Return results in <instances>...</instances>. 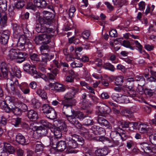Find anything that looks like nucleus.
<instances>
[{"label":"nucleus","mask_w":156,"mask_h":156,"mask_svg":"<svg viewBox=\"0 0 156 156\" xmlns=\"http://www.w3.org/2000/svg\"><path fill=\"white\" fill-rule=\"evenodd\" d=\"M43 17H39L38 21L39 23L36 25L35 29L38 33L47 32L51 33L53 32V29L49 27L53 23L54 18V15L52 12L44 11L43 12Z\"/></svg>","instance_id":"obj_1"},{"label":"nucleus","mask_w":156,"mask_h":156,"mask_svg":"<svg viewBox=\"0 0 156 156\" xmlns=\"http://www.w3.org/2000/svg\"><path fill=\"white\" fill-rule=\"evenodd\" d=\"M72 137L66 139L67 149L66 150L67 153H76L78 150L75 148L78 147L79 146H83L85 143V140L80 135L76 134H71Z\"/></svg>","instance_id":"obj_2"},{"label":"nucleus","mask_w":156,"mask_h":156,"mask_svg":"<svg viewBox=\"0 0 156 156\" xmlns=\"http://www.w3.org/2000/svg\"><path fill=\"white\" fill-rule=\"evenodd\" d=\"M0 79L3 78L6 79L8 77L9 72L11 76V78L16 76V77L20 78L21 76V71L18 69L17 67H11L9 68L4 62H2L0 67Z\"/></svg>","instance_id":"obj_3"},{"label":"nucleus","mask_w":156,"mask_h":156,"mask_svg":"<svg viewBox=\"0 0 156 156\" xmlns=\"http://www.w3.org/2000/svg\"><path fill=\"white\" fill-rule=\"evenodd\" d=\"M16 49V48H12L9 52V56L11 60L16 59L17 63H21L25 61L28 56V54L23 51Z\"/></svg>","instance_id":"obj_4"},{"label":"nucleus","mask_w":156,"mask_h":156,"mask_svg":"<svg viewBox=\"0 0 156 156\" xmlns=\"http://www.w3.org/2000/svg\"><path fill=\"white\" fill-rule=\"evenodd\" d=\"M73 102L68 103L66 100H65V102H62L63 105L59 110L60 111H62L61 114L62 117L69 122L73 118V111H75L72 109L73 106L75 104Z\"/></svg>","instance_id":"obj_5"},{"label":"nucleus","mask_w":156,"mask_h":156,"mask_svg":"<svg viewBox=\"0 0 156 156\" xmlns=\"http://www.w3.org/2000/svg\"><path fill=\"white\" fill-rule=\"evenodd\" d=\"M16 99L14 97L8 96L5 100H0V107L8 113L12 112L14 105H16Z\"/></svg>","instance_id":"obj_6"},{"label":"nucleus","mask_w":156,"mask_h":156,"mask_svg":"<svg viewBox=\"0 0 156 156\" xmlns=\"http://www.w3.org/2000/svg\"><path fill=\"white\" fill-rule=\"evenodd\" d=\"M73 118L71 119L69 122L77 129H81L82 125L77 119L80 121H83L85 116L84 115L83 113L80 112L73 111Z\"/></svg>","instance_id":"obj_7"},{"label":"nucleus","mask_w":156,"mask_h":156,"mask_svg":"<svg viewBox=\"0 0 156 156\" xmlns=\"http://www.w3.org/2000/svg\"><path fill=\"white\" fill-rule=\"evenodd\" d=\"M43 113L48 118L54 120L57 118V115L54 108L48 104H45L42 106Z\"/></svg>","instance_id":"obj_8"},{"label":"nucleus","mask_w":156,"mask_h":156,"mask_svg":"<svg viewBox=\"0 0 156 156\" xmlns=\"http://www.w3.org/2000/svg\"><path fill=\"white\" fill-rule=\"evenodd\" d=\"M69 92L65 95V99L62 101V102H65V100H67V103H71L73 102V104H75L76 101L73 98L76 94L79 91V89L77 87H70Z\"/></svg>","instance_id":"obj_9"},{"label":"nucleus","mask_w":156,"mask_h":156,"mask_svg":"<svg viewBox=\"0 0 156 156\" xmlns=\"http://www.w3.org/2000/svg\"><path fill=\"white\" fill-rule=\"evenodd\" d=\"M45 33L35 37L34 41L36 44L39 45L43 43H48L51 42V39L52 35L46 34V33Z\"/></svg>","instance_id":"obj_10"},{"label":"nucleus","mask_w":156,"mask_h":156,"mask_svg":"<svg viewBox=\"0 0 156 156\" xmlns=\"http://www.w3.org/2000/svg\"><path fill=\"white\" fill-rule=\"evenodd\" d=\"M16 76H14L10 79L12 82L10 83V89L12 93L17 96L18 97L20 98L21 97V92L17 89L19 82L18 80L16 78Z\"/></svg>","instance_id":"obj_11"},{"label":"nucleus","mask_w":156,"mask_h":156,"mask_svg":"<svg viewBox=\"0 0 156 156\" xmlns=\"http://www.w3.org/2000/svg\"><path fill=\"white\" fill-rule=\"evenodd\" d=\"M90 130L91 133L95 135H103L106 134L105 128L98 126L94 125L91 126Z\"/></svg>","instance_id":"obj_12"},{"label":"nucleus","mask_w":156,"mask_h":156,"mask_svg":"<svg viewBox=\"0 0 156 156\" xmlns=\"http://www.w3.org/2000/svg\"><path fill=\"white\" fill-rule=\"evenodd\" d=\"M24 38L20 37L18 38L19 39L18 42L17 44V48L16 49H18L20 50H25V45L26 44H28L29 43H30L29 40L26 39V37Z\"/></svg>","instance_id":"obj_13"},{"label":"nucleus","mask_w":156,"mask_h":156,"mask_svg":"<svg viewBox=\"0 0 156 156\" xmlns=\"http://www.w3.org/2000/svg\"><path fill=\"white\" fill-rule=\"evenodd\" d=\"M12 30L13 31V36L16 39L21 36L22 32V26L16 23H12Z\"/></svg>","instance_id":"obj_14"},{"label":"nucleus","mask_w":156,"mask_h":156,"mask_svg":"<svg viewBox=\"0 0 156 156\" xmlns=\"http://www.w3.org/2000/svg\"><path fill=\"white\" fill-rule=\"evenodd\" d=\"M95 140L97 141L102 142L103 144H108L107 147H112L110 146L112 145V143L111 141L113 142V140L109 138L106 137L104 136H100L94 137Z\"/></svg>","instance_id":"obj_15"},{"label":"nucleus","mask_w":156,"mask_h":156,"mask_svg":"<svg viewBox=\"0 0 156 156\" xmlns=\"http://www.w3.org/2000/svg\"><path fill=\"white\" fill-rule=\"evenodd\" d=\"M80 106L81 108L84 110V112L86 115H89L91 114L92 112L90 108L91 104L88 101H83L79 103Z\"/></svg>","instance_id":"obj_16"},{"label":"nucleus","mask_w":156,"mask_h":156,"mask_svg":"<svg viewBox=\"0 0 156 156\" xmlns=\"http://www.w3.org/2000/svg\"><path fill=\"white\" fill-rule=\"evenodd\" d=\"M96 120L98 123L101 126L104 127L106 129H109L112 128V126L110 123L104 118L98 117L96 119Z\"/></svg>","instance_id":"obj_17"},{"label":"nucleus","mask_w":156,"mask_h":156,"mask_svg":"<svg viewBox=\"0 0 156 156\" xmlns=\"http://www.w3.org/2000/svg\"><path fill=\"white\" fill-rule=\"evenodd\" d=\"M95 155L98 156H105L110 153L107 147L105 146L103 148H98L94 152Z\"/></svg>","instance_id":"obj_18"},{"label":"nucleus","mask_w":156,"mask_h":156,"mask_svg":"<svg viewBox=\"0 0 156 156\" xmlns=\"http://www.w3.org/2000/svg\"><path fill=\"white\" fill-rule=\"evenodd\" d=\"M155 6L154 5L150 4H147L144 12H143V16H153L154 15L153 11L155 8Z\"/></svg>","instance_id":"obj_19"},{"label":"nucleus","mask_w":156,"mask_h":156,"mask_svg":"<svg viewBox=\"0 0 156 156\" xmlns=\"http://www.w3.org/2000/svg\"><path fill=\"white\" fill-rule=\"evenodd\" d=\"M10 36V32L7 30H5L3 33L0 36V42L3 45L6 44L9 39Z\"/></svg>","instance_id":"obj_20"},{"label":"nucleus","mask_w":156,"mask_h":156,"mask_svg":"<svg viewBox=\"0 0 156 156\" xmlns=\"http://www.w3.org/2000/svg\"><path fill=\"white\" fill-rule=\"evenodd\" d=\"M140 144L141 149L145 153L149 154L152 152L151 144L145 142L141 143Z\"/></svg>","instance_id":"obj_21"},{"label":"nucleus","mask_w":156,"mask_h":156,"mask_svg":"<svg viewBox=\"0 0 156 156\" xmlns=\"http://www.w3.org/2000/svg\"><path fill=\"white\" fill-rule=\"evenodd\" d=\"M43 55L42 57L41 60L40 64L44 66H46L48 61H49L54 57V55H49L48 53H45L42 54Z\"/></svg>","instance_id":"obj_22"},{"label":"nucleus","mask_w":156,"mask_h":156,"mask_svg":"<svg viewBox=\"0 0 156 156\" xmlns=\"http://www.w3.org/2000/svg\"><path fill=\"white\" fill-rule=\"evenodd\" d=\"M30 69H28L29 71H28L27 73L30 74L32 76H33L36 79L40 78V75L41 73L37 72L36 70L35 66L33 65L30 67Z\"/></svg>","instance_id":"obj_23"},{"label":"nucleus","mask_w":156,"mask_h":156,"mask_svg":"<svg viewBox=\"0 0 156 156\" xmlns=\"http://www.w3.org/2000/svg\"><path fill=\"white\" fill-rule=\"evenodd\" d=\"M138 129L140 133H145L149 132V128L147 125L143 123L138 122Z\"/></svg>","instance_id":"obj_24"},{"label":"nucleus","mask_w":156,"mask_h":156,"mask_svg":"<svg viewBox=\"0 0 156 156\" xmlns=\"http://www.w3.org/2000/svg\"><path fill=\"white\" fill-rule=\"evenodd\" d=\"M7 14L5 12L0 11V25L4 27L7 26Z\"/></svg>","instance_id":"obj_25"},{"label":"nucleus","mask_w":156,"mask_h":156,"mask_svg":"<svg viewBox=\"0 0 156 156\" xmlns=\"http://www.w3.org/2000/svg\"><path fill=\"white\" fill-rule=\"evenodd\" d=\"M97 115H99L103 116L105 114L108 113L110 112L109 107L106 106L105 107L99 106L98 111H97Z\"/></svg>","instance_id":"obj_26"},{"label":"nucleus","mask_w":156,"mask_h":156,"mask_svg":"<svg viewBox=\"0 0 156 156\" xmlns=\"http://www.w3.org/2000/svg\"><path fill=\"white\" fill-rule=\"evenodd\" d=\"M16 141L19 144L24 145L26 144L25 137L21 133H18L16 136Z\"/></svg>","instance_id":"obj_27"},{"label":"nucleus","mask_w":156,"mask_h":156,"mask_svg":"<svg viewBox=\"0 0 156 156\" xmlns=\"http://www.w3.org/2000/svg\"><path fill=\"white\" fill-rule=\"evenodd\" d=\"M27 116L31 121H35L38 118L37 112L33 110L28 111Z\"/></svg>","instance_id":"obj_28"},{"label":"nucleus","mask_w":156,"mask_h":156,"mask_svg":"<svg viewBox=\"0 0 156 156\" xmlns=\"http://www.w3.org/2000/svg\"><path fill=\"white\" fill-rule=\"evenodd\" d=\"M40 76V78H42L46 81L53 80H54L56 76L54 75L52 73H48L47 75L41 73Z\"/></svg>","instance_id":"obj_29"},{"label":"nucleus","mask_w":156,"mask_h":156,"mask_svg":"<svg viewBox=\"0 0 156 156\" xmlns=\"http://www.w3.org/2000/svg\"><path fill=\"white\" fill-rule=\"evenodd\" d=\"M59 138L53 136H50L49 137L50 144L52 147L54 149L56 148L59 141Z\"/></svg>","instance_id":"obj_30"},{"label":"nucleus","mask_w":156,"mask_h":156,"mask_svg":"<svg viewBox=\"0 0 156 156\" xmlns=\"http://www.w3.org/2000/svg\"><path fill=\"white\" fill-rule=\"evenodd\" d=\"M37 129H38L39 130V132H40L42 136H48V132L50 131H52L51 128H45L42 126H37Z\"/></svg>","instance_id":"obj_31"},{"label":"nucleus","mask_w":156,"mask_h":156,"mask_svg":"<svg viewBox=\"0 0 156 156\" xmlns=\"http://www.w3.org/2000/svg\"><path fill=\"white\" fill-rule=\"evenodd\" d=\"M3 144L4 147L2 148V149L8 152L10 154H12L14 152L15 149L10 144L6 142H4Z\"/></svg>","instance_id":"obj_32"},{"label":"nucleus","mask_w":156,"mask_h":156,"mask_svg":"<svg viewBox=\"0 0 156 156\" xmlns=\"http://www.w3.org/2000/svg\"><path fill=\"white\" fill-rule=\"evenodd\" d=\"M56 148L61 151H62L65 150H66L67 149V145L66 144V140L65 141L60 140Z\"/></svg>","instance_id":"obj_33"},{"label":"nucleus","mask_w":156,"mask_h":156,"mask_svg":"<svg viewBox=\"0 0 156 156\" xmlns=\"http://www.w3.org/2000/svg\"><path fill=\"white\" fill-rule=\"evenodd\" d=\"M33 2L38 8H45L47 4L46 1L44 0H34Z\"/></svg>","instance_id":"obj_34"},{"label":"nucleus","mask_w":156,"mask_h":156,"mask_svg":"<svg viewBox=\"0 0 156 156\" xmlns=\"http://www.w3.org/2000/svg\"><path fill=\"white\" fill-rule=\"evenodd\" d=\"M129 121H127L122 120L118 121L117 123L118 127H117L118 130H122V129H126L128 127Z\"/></svg>","instance_id":"obj_35"},{"label":"nucleus","mask_w":156,"mask_h":156,"mask_svg":"<svg viewBox=\"0 0 156 156\" xmlns=\"http://www.w3.org/2000/svg\"><path fill=\"white\" fill-rule=\"evenodd\" d=\"M156 91V88H146L144 90L145 94L148 96L151 97L154 94H155Z\"/></svg>","instance_id":"obj_36"},{"label":"nucleus","mask_w":156,"mask_h":156,"mask_svg":"<svg viewBox=\"0 0 156 156\" xmlns=\"http://www.w3.org/2000/svg\"><path fill=\"white\" fill-rule=\"evenodd\" d=\"M94 121L90 116H85L83 121L84 125L89 126L93 125Z\"/></svg>","instance_id":"obj_37"},{"label":"nucleus","mask_w":156,"mask_h":156,"mask_svg":"<svg viewBox=\"0 0 156 156\" xmlns=\"http://www.w3.org/2000/svg\"><path fill=\"white\" fill-rule=\"evenodd\" d=\"M35 145L36 146L35 149L36 152H39L43 151L44 148L45 147L42 143L38 140L36 141Z\"/></svg>","instance_id":"obj_38"},{"label":"nucleus","mask_w":156,"mask_h":156,"mask_svg":"<svg viewBox=\"0 0 156 156\" xmlns=\"http://www.w3.org/2000/svg\"><path fill=\"white\" fill-rule=\"evenodd\" d=\"M34 0H29V1H25L26 4H27L26 9H27L32 10L35 11L36 9L37 6L34 2H33Z\"/></svg>","instance_id":"obj_39"},{"label":"nucleus","mask_w":156,"mask_h":156,"mask_svg":"<svg viewBox=\"0 0 156 156\" xmlns=\"http://www.w3.org/2000/svg\"><path fill=\"white\" fill-rule=\"evenodd\" d=\"M109 104L110 105L109 107V109L110 110L111 109L113 112L115 114H118L119 113L117 104L111 102H109Z\"/></svg>","instance_id":"obj_40"},{"label":"nucleus","mask_w":156,"mask_h":156,"mask_svg":"<svg viewBox=\"0 0 156 156\" xmlns=\"http://www.w3.org/2000/svg\"><path fill=\"white\" fill-rule=\"evenodd\" d=\"M36 93L42 99L45 100L47 99V93L44 90L39 88L36 91Z\"/></svg>","instance_id":"obj_41"},{"label":"nucleus","mask_w":156,"mask_h":156,"mask_svg":"<svg viewBox=\"0 0 156 156\" xmlns=\"http://www.w3.org/2000/svg\"><path fill=\"white\" fill-rule=\"evenodd\" d=\"M138 122H129L127 128L130 131H133L134 130H136L138 128Z\"/></svg>","instance_id":"obj_42"},{"label":"nucleus","mask_w":156,"mask_h":156,"mask_svg":"<svg viewBox=\"0 0 156 156\" xmlns=\"http://www.w3.org/2000/svg\"><path fill=\"white\" fill-rule=\"evenodd\" d=\"M126 96L130 97H135L136 95V92L134 89L133 88L130 89H127L124 90Z\"/></svg>","instance_id":"obj_43"},{"label":"nucleus","mask_w":156,"mask_h":156,"mask_svg":"<svg viewBox=\"0 0 156 156\" xmlns=\"http://www.w3.org/2000/svg\"><path fill=\"white\" fill-rule=\"evenodd\" d=\"M53 87L55 90L58 92H63L65 90L63 85L58 83H54L53 84Z\"/></svg>","instance_id":"obj_44"},{"label":"nucleus","mask_w":156,"mask_h":156,"mask_svg":"<svg viewBox=\"0 0 156 156\" xmlns=\"http://www.w3.org/2000/svg\"><path fill=\"white\" fill-rule=\"evenodd\" d=\"M103 67L104 69L112 72H114L116 69L114 66L109 62L104 63L103 66Z\"/></svg>","instance_id":"obj_45"},{"label":"nucleus","mask_w":156,"mask_h":156,"mask_svg":"<svg viewBox=\"0 0 156 156\" xmlns=\"http://www.w3.org/2000/svg\"><path fill=\"white\" fill-rule=\"evenodd\" d=\"M27 25L25 24L22 25V31L25 34V37H29L30 34H31V32L29 31L27 28Z\"/></svg>","instance_id":"obj_46"},{"label":"nucleus","mask_w":156,"mask_h":156,"mask_svg":"<svg viewBox=\"0 0 156 156\" xmlns=\"http://www.w3.org/2000/svg\"><path fill=\"white\" fill-rule=\"evenodd\" d=\"M29 0H19L15 4V6L17 9H22L26 4L25 1H29Z\"/></svg>","instance_id":"obj_47"},{"label":"nucleus","mask_w":156,"mask_h":156,"mask_svg":"<svg viewBox=\"0 0 156 156\" xmlns=\"http://www.w3.org/2000/svg\"><path fill=\"white\" fill-rule=\"evenodd\" d=\"M7 0H0V9L2 10V12H5L7 9Z\"/></svg>","instance_id":"obj_48"},{"label":"nucleus","mask_w":156,"mask_h":156,"mask_svg":"<svg viewBox=\"0 0 156 156\" xmlns=\"http://www.w3.org/2000/svg\"><path fill=\"white\" fill-rule=\"evenodd\" d=\"M7 119L4 116H2L0 119V128L4 129L7 124Z\"/></svg>","instance_id":"obj_49"},{"label":"nucleus","mask_w":156,"mask_h":156,"mask_svg":"<svg viewBox=\"0 0 156 156\" xmlns=\"http://www.w3.org/2000/svg\"><path fill=\"white\" fill-rule=\"evenodd\" d=\"M29 128V129L28 130V134L31 137L32 136L33 137L34 135V133H35V132L36 129H38L37 126H34V124H33V125H30Z\"/></svg>","instance_id":"obj_50"},{"label":"nucleus","mask_w":156,"mask_h":156,"mask_svg":"<svg viewBox=\"0 0 156 156\" xmlns=\"http://www.w3.org/2000/svg\"><path fill=\"white\" fill-rule=\"evenodd\" d=\"M13 108L12 112L15 115H20L22 114L23 112L21 109L20 106L17 107L14 105L13 108Z\"/></svg>","instance_id":"obj_51"},{"label":"nucleus","mask_w":156,"mask_h":156,"mask_svg":"<svg viewBox=\"0 0 156 156\" xmlns=\"http://www.w3.org/2000/svg\"><path fill=\"white\" fill-rule=\"evenodd\" d=\"M42 44H43L40 47V49L42 54L44 53L43 52L44 50H48L50 48H52L53 47L52 46L49 45V43H43Z\"/></svg>","instance_id":"obj_52"},{"label":"nucleus","mask_w":156,"mask_h":156,"mask_svg":"<svg viewBox=\"0 0 156 156\" xmlns=\"http://www.w3.org/2000/svg\"><path fill=\"white\" fill-rule=\"evenodd\" d=\"M123 77L122 76H118L116 77L115 80V85L121 86L122 85L123 83Z\"/></svg>","instance_id":"obj_53"},{"label":"nucleus","mask_w":156,"mask_h":156,"mask_svg":"<svg viewBox=\"0 0 156 156\" xmlns=\"http://www.w3.org/2000/svg\"><path fill=\"white\" fill-rule=\"evenodd\" d=\"M122 45L124 47L130 48L131 50H133L135 49V47H133L131 46L130 42L128 40H124L121 42Z\"/></svg>","instance_id":"obj_54"},{"label":"nucleus","mask_w":156,"mask_h":156,"mask_svg":"<svg viewBox=\"0 0 156 156\" xmlns=\"http://www.w3.org/2000/svg\"><path fill=\"white\" fill-rule=\"evenodd\" d=\"M80 42V39L75 36L72 37L68 39V42L70 44L73 43L76 44L79 43Z\"/></svg>","instance_id":"obj_55"},{"label":"nucleus","mask_w":156,"mask_h":156,"mask_svg":"<svg viewBox=\"0 0 156 156\" xmlns=\"http://www.w3.org/2000/svg\"><path fill=\"white\" fill-rule=\"evenodd\" d=\"M52 131H51L54 135L53 136H55L60 139L62 136V132L58 128L52 129Z\"/></svg>","instance_id":"obj_56"},{"label":"nucleus","mask_w":156,"mask_h":156,"mask_svg":"<svg viewBox=\"0 0 156 156\" xmlns=\"http://www.w3.org/2000/svg\"><path fill=\"white\" fill-rule=\"evenodd\" d=\"M40 123L42 125L41 126L44 127L49 128H52V124L46 120H41Z\"/></svg>","instance_id":"obj_57"},{"label":"nucleus","mask_w":156,"mask_h":156,"mask_svg":"<svg viewBox=\"0 0 156 156\" xmlns=\"http://www.w3.org/2000/svg\"><path fill=\"white\" fill-rule=\"evenodd\" d=\"M31 105L34 109H37L41 106L40 103L35 98L32 100Z\"/></svg>","instance_id":"obj_58"},{"label":"nucleus","mask_w":156,"mask_h":156,"mask_svg":"<svg viewBox=\"0 0 156 156\" xmlns=\"http://www.w3.org/2000/svg\"><path fill=\"white\" fill-rule=\"evenodd\" d=\"M14 121L13 122V124L16 127H20V126L22 122V119L21 118L17 117L14 119Z\"/></svg>","instance_id":"obj_59"},{"label":"nucleus","mask_w":156,"mask_h":156,"mask_svg":"<svg viewBox=\"0 0 156 156\" xmlns=\"http://www.w3.org/2000/svg\"><path fill=\"white\" fill-rule=\"evenodd\" d=\"M124 82V85L123 86L126 88L125 90L130 89L133 88V82H130V80H129V79L125 81Z\"/></svg>","instance_id":"obj_60"},{"label":"nucleus","mask_w":156,"mask_h":156,"mask_svg":"<svg viewBox=\"0 0 156 156\" xmlns=\"http://www.w3.org/2000/svg\"><path fill=\"white\" fill-rule=\"evenodd\" d=\"M30 58L34 63H36L40 61L39 55L37 54L33 53L30 55Z\"/></svg>","instance_id":"obj_61"},{"label":"nucleus","mask_w":156,"mask_h":156,"mask_svg":"<svg viewBox=\"0 0 156 156\" xmlns=\"http://www.w3.org/2000/svg\"><path fill=\"white\" fill-rule=\"evenodd\" d=\"M136 80L139 82V84L141 86H144L145 84V80L143 76H137L136 77Z\"/></svg>","instance_id":"obj_62"},{"label":"nucleus","mask_w":156,"mask_h":156,"mask_svg":"<svg viewBox=\"0 0 156 156\" xmlns=\"http://www.w3.org/2000/svg\"><path fill=\"white\" fill-rule=\"evenodd\" d=\"M133 43L135 44L136 47L137 48L136 49L140 53L142 54V49L143 48L142 45L137 40H133Z\"/></svg>","instance_id":"obj_63"},{"label":"nucleus","mask_w":156,"mask_h":156,"mask_svg":"<svg viewBox=\"0 0 156 156\" xmlns=\"http://www.w3.org/2000/svg\"><path fill=\"white\" fill-rule=\"evenodd\" d=\"M138 10L142 11L143 12H144L146 4L145 2L143 1H141L138 3Z\"/></svg>","instance_id":"obj_64"}]
</instances>
